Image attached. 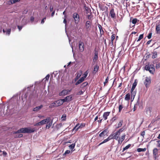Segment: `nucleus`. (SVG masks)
I'll return each instance as SVG.
<instances>
[{
  "instance_id": "obj_1",
  "label": "nucleus",
  "mask_w": 160,
  "mask_h": 160,
  "mask_svg": "<svg viewBox=\"0 0 160 160\" xmlns=\"http://www.w3.org/2000/svg\"><path fill=\"white\" fill-rule=\"evenodd\" d=\"M154 66L153 64H148L145 66V69L147 71H148L151 74H153L155 71Z\"/></svg>"
},
{
  "instance_id": "obj_2",
  "label": "nucleus",
  "mask_w": 160,
  "mask_h": 160,
  "mask_svg": "<svg viewBox=\"0 0 160 160\" xmlns=\"http://www.w3.org/2000/svg\"><path fill=\"white\" fill-rule=\"evenodd\" d=\"M151 82V79L150 77H147L145 78L144 83L146 88H148L149 87Z\"/></svg>"
},
{
  "instance_id": "obj_3",
  "label": "nucleus",
  "mask_w": 160,
  "mask_h": 160,
  "mask_svg": "<svg viewBox=\"0 0 160 160\" xmlns=\"http://www.w3.org/2000/svg\"><path fill=\"white\" fill-rule=\"evenodd\" d=\"M72 17L74 19L75 23L78 24L80 21V17L79 14L76 12L74 13Z\"/></svg>"
},
{
  "instance_id": "obj_4",
  "label": "nucleus",
  "mask_w": 160,
  "mask_h": 160,
  "mask_svg": "<svg viewBox=\"0 0 160 160\" xmlns=\"http://www.w3.org/2000/svg\"><path fill=\"white\" fill-rule=\"evenodd\" d=\"M92 22L90 21H88L86 22L85 24V28L87 32H89L91 28V24Z\"/></svg>"
},
{
  "instance_id": "obj_5",
  "label": "nucleus",
  "mask_w": 160,
  "mask_h": 160,
  "mask_svg": "<svg viewBox=\"0 0 160 160\" xmlns=\"http://www.w3.org/2000/svg\"><path fill=\"white\" fill-rule=\"evenodd\" d=\"M27 128H22L18 130L16 132H13V134H15L16 133H27Z\"/></svg>"
},
{
  "instance_id": "obj_6",
  "label": "nucleus",
  "mask_w": 160,
  "mask_h": 160,
  "mask_svg": "<svg viewBox=\"0 0 160 160\" xmlns=\"http://www.w3.org/2000/svg\"><path fill=\"white\" fill-rule=\"evenodd\" d=\"M158 150L156 148H154L153 150V158L154 160L157 159V158L158 157Z\"/></svg>"
},
{
  "instance_id": "obj_7",
  "label": "nucleus",
  "mask_w": 160,
  "mask_h": 160,
  "mask_svg": "<svg viewBox=\"0 0 160 160\" xmlns=\"http://www.w3.org/2000/svg\"><path fill=\"white\" fill-rule=\"evenodd\" d=\"M79 48L81 52H82L84 49V46L83 42L80 41L79 42Z\"/></svg>"
},
{
  "instance_id": "obj_8",
  "label": "nucleus",
  "mask_w": 160,
  "mask_h": 160,
  "mask_svg": "<svg viewBox=\"0 0 160 160\" xmlns=\"http://www.w3.org/2000/svg\"><path fill=\"white\" fill-rule=\"evenodd\" d=\"M99 8L102 11H103L106 10H108V8L102 3H99L98 4Z\"/></svg>"
},
{
  "instance_id": "obj_9",
  "label": "nucleus",
  "mask_w": 160,
  "mask_h": 160,
  "mask_svg": "<svg viewBox=\"0 0 160 160\" xmlns=\"http://www.w3.org/2000/svg\"><path fill=\"white\" fill-rule=\"evenodd\" d=\"M109 15L111 18L113 19H115L116 18V14L114 12V8H112L111 9L110 11Z\"/></svg>"
},
{
  "instance_id": "obj_10",
  "label": "nucleus",
  "mask_w": 160,
  "mask_h": 160,
  "mask_svg": "<svg viewBox=\"0 0 160 160\" xmlns=\"http://www.w3.org/2000/svg\"><path fill=\"white\" fill-rule=\"evenodd\" d=\"M94 55L93 58V62H95L96 60H97L98 59V52L97 50L95 48L94 50Z\"/></svg>"
},
{
  "instance_id": "obj_11",
  "label": "nucleus",
  "mask_w": 160,
  "mask_h": 160,
  "mask_svg": "<svg viewBox=\"0 0 160 160\" xmlns=\"http://www.w3.org/2000/svg\"><path fill=\"white\" fill-rule=\"evenodd\" d=\"M70 90H63L62 92H59V95L60 96H64L68 94V92H70Z\"/></svg>"
},
{
  "instance_id": "obj_12",
  "label": "nucleus",
  "mask_w": 160,
  "mask_h": 160,
  "mask_svg": "<svg viewBox=\"0 0 160 160\" xmlns=\"http://www.w3.org/2000/svg\"><path fill=\"white\" fill-rule=\"evenodd\" d=\"M110 113V112H104L102 115L103 118L104 120H106L108 119V117Z\"/></svg>"
},
{
  "instance_id": "obj_13",
  "label": "nucleus",
  "mask_w": 160,
  "mask_h": 160,
  "mask_svg": "<svg viewBox=\"0 0 160 160\" xmlns=\"http://www.w3.org/2000/svg\"><path fill=\"white\" fill-rule=\"evenodd\" d=\"M126 135L124 134L121 137L119 138L118 139V143L121 144L122 141L124 140L125 137Z\"/></svg>"
},
{
  "instance_id": "obj_14",
  "label": "nucleus",
  "mask_w": 160,
  "mask_h": 160,
  "mask_svg": "<svg viewBox=\"0 0 160 160\" xmlns=\"http://www.w3.org/2000/svg\"><path fill=\"white\" fill-rule=\"evenodd\" d=\"M112 134L113 135V139L117 140H118L119 137L120 135V133H119L117 131L115 133Z\"/></svg>"
},
{
  "instance_id": "obj_15",
  "label": "nucleus",
  "mask_w": 160,
  "mask_h": 160,
  "mask_svg": "<svg viewBox=\"0 0 160 160\" xmlns=\"http://www.w3.org/2000/svg\"><path fill=\"white\" fill-rule=\"evenodd\" d=\"M50 120V118L49 117L47 118L46 119L43 120L41 121L42 125L48 123Z\"/></svg>"
},
{
  "instance_id": "obj_16",
  "label": "nucleus",
  "mask_w": 160,
  "mask_h": 160,
  "mask_svg": "<svg viewBox=\"0 0 160 160\" xmlns=\"http://www.w3.org/2000/svg\"><path fill=\"white\" fill-rule=\"evenodd\" d=\"M98 27L99 29L100 35L101 36H102V35H103L104 34V32L102 29V26L100 24H98Z\"/></svg>"
},
{
  "instance_id": "obj_17",
  "label": "nucleus",
  "mask_w": 160,
  "mask_h": 160,
  "mask_svg": "<svg viewBox=\"0 0 160 160\" xmlns=\"http://www.w3.org/2000/svg\"><path fill=\"white\" fill-rule=\"evenodd\" d=\"M152 108L151 107H149L146 109V112L147 114H150L152 112Z\"/></svg>"
},
{
  "instance_id": "obj_18",
  "label": "nucleus",
  "mask_w": 160,
  "mask_h": 160,
  "mask_svg": "<svg viewBox=\"0 0 160 160\" xmlns=\"http://www.w3.org/2000/svg\"><path fill=\"white\" fill-rule=\"evenodd\" d=\"M43 107V105H41L40 106L36 107L33 108V110L34 111H37Z\"/></svg>"
},
{
  "instance_id": "obj_19",
  "label": "nucleus",
  "mask_w": 160,
  "mask_h": 160,
  "mask_svg": "<svg viewBox=\"0 0 160 160\" xmlns=\"http://www.w3.org/2000/svg\"><path fill=\"white\" fill-rule=\"evenodd\" d=\"M27 133H31L34 132L35 130L34 128H27Z\"/></svg>"
},
{
  "instance_id": "obj_20",
  "label": "nucleus",
  "mask_w": 160,
  "mask_h": 160,
  "mask_svg": "<svg viewBox=\"0 0 160 160\" xmlns=\"http://www.w3.org/2000/svg\"><path fill=\"white\" fill-rule=\"evenodd\" d=\"M108 131V129L104 130L102 132L99 134V136L100 137H104L105 136V133L106 132Z\"/></svg>"
},
{
  "instance_id": "obj_21",
  "label": "nucleus",
  "mask_w": 160,
  "mask_h": 160,
  "mask_svg": "<svg viewBox=\"0 0 160 160\" xmlns=\"http://www.w3.org/2000/svg\"><path fill=\"white\" fill-rule=\"evenodd\" d=\"M156 31L157 33L160 34V24L156 26Z\"/></svg>"
},
{
  "instance_id": "obj_22",
  "label": "nucleus",
  "mask_w": 160,
  "mask_h": 160,
  "mask_svg": "<svg viewBox=\"0 0 160 160\" xmlns=\"http://www.w3.org/2000/svg\"><path fill=\"white\" fill-rule=\"evenodd\" d=\"M84 79H83V78L81 77L80 79H79L78 81L75 83V85H77L78 84L81 83L82 82L84 81Z\"/></svg>"
},
{
  "instance_id": "obj_23",
  "label": "nucleus",
  "mask_w": 160,
  "mask_h": 160,
  "mask_svg": "<svg viewBox=\"0 0 160 160\" xmlns=\"http://www.w3.org/2000/svg\"><path fill=\"white\" fill-rule=\"evenodd\" d=\"M99 67L98 65H96L94 68L93 72V73H96V72H97L99 69Z\"/></svg>"
},
{
  "instance_id": "obj_24",
  "label": "nucleus",
  "mask_w": 160,
  "mask_h": 160,
  "mask_svg": "<svg viewBox=\"0 0 160 160\" xmlns=\"http://www.w3.org/2000/svg\"><path fill=\"white\" fill-rule=\"evenodd\" d=\"M131 95L129 93L126 94L125 98V100L126 101H129L130 99Z\"/></svg>"
},
{
  "instance_id": "obj_25",
  "label": "nucleus",
  "mask_w": 160,
  "mask_h": 160,
  "mask_svg": "<svg viewBox=\"0 0 160 160\" xmlns=\"http://www.w3.org/2000/svg\"><path fill=\"white\" fill-rule=\"evenodd\" d=\"M137 82L136 81V80H135L134 82L133 83L131 88V90H132V91L134 90L136 86H137Z\"/></svg>"
},
{
  "instance_id": "obj_26",
  "label": "nucleus",
  "mask_w": 160,
  "mask_h": 160,
  "mask_svg": "<svg viewBox=\"0 0 160 160\" xmlns=\"http://www.w3.org/2000/svg\"><path fill=\"white\" fill-rule=\"evenodd\" d=\"M66 99L67 102L71 101L72 100V95H70L66 97Z\"/></svg>"
},
{
  "instance_id": "obj_27",
  "label": "nucleus",
  "mask_w": 160,
  "mask_h": 160,
  "mask_svg": "<svg viewBox=\"0 0 160 160\" xmlns=\"http://www.w3.org/2000/svg\"><path fill=\"white\" fill-rule=\"evenodd\" d=\"M55 107H58V106H57V102H56V101L52 103L49 106V108H52Z\"/></svg>"
},
{
  "instance_id": "obj_28",
  "label": "nucleus",
  "mask_w": 160,
  "mask_h": 160,
  "mask_svg": "<svg viewBox=\"0 0 160 160\" xmlns=\"http://www.w3.org/2000/svg\"><path fill=\"white\" fill-rule=\"evenodd\" d=\"M131 98H133V99L136 95V92L134 90L132 91V90H131Z\"/></svg>"
},
{
  "instance_id": "obj_29",
  "label": "nucleus",
  "mask_w": 160,
  "mask_h": 160,
  "mask_svg": "<svg viewBox=\"0 0 160 160\" xmlns=\"http://www.w3.org/2000/svg\"><path fill=\"white\" fill-rule=\"evenodd\" d=\"M52 122V120L51 121H50L49 122H48V123H47V124L46 126V128H49L51 126Z\"/></svg>"
},
{
  "instance_id": "obj_30",
  "label": "nucleus",
  "mask_w": 160,
  "mask_h": 160,
  "mask_svg": "<svg viewBox=\"0 0 160 160\" xmlns=\"http://www.w3.org/2000/svg\"><path fill=\"white\" fill-rule=\"evenodd\" d=\"M82 74V72L78 73H77V76L74 78V81L75 82L77 81V80L79 79V78L80 77Z\"/></svg>"
},
{
  "instance_id": "obj_31",
  "label": "nucleus",
  "mask_w": 160,
  "mask_h": 160,
  "mask_svg": "<svg viewBox=\"0 0 160 160\" xmlns=\"http://www.w3.org/2000/svg\"><path fill=\"white\" fill-rule=\"evenodd\" d=\"M126 128L124 127H123L122 128H120L117 131L120 134V133L122 132L123 131H125L126 130Z\"/></svg>"
},
{
  "instance_id": "obj_32",
  "label": "nucleus",
  "mask_w": 160,
  "mask_h": 160,
  "mask_svg": "<svg viewBox=\"0 0 160 160\" xmlns=\"http://www.w3.org/2000/svg\"><path fill=\"white\" fill-rule=\"evenodd\" d=\"M56 102H57V106L58 107L62 105L63 104V102L61 101V99L56 101Z\"/></svg>"
},
{
  "instance_id": "obj_33",
  "label": "nucleus",
  "mask_w": 160,
  "mask_h": 160,
  "mask_svg": "<svg viewBox=\"0 0 160 160\" xmlns=\"http://www.w3.org/2000/svg\"><path fill=\"white\" fill-rule=\"evenodd\" d=\"M123 122V121L122 119L119 122L118 124L117 128H119L121 127V126L122 125Z\"/></svg>"
},
{
  "instance_id": "obj_34",
  "label": "nucleus",
  "mask_w": 160,
  "mask_h": 160,
  "mask_svg": "<svg viewBox=\"0 0 160 160\" xmlns=\"http://www.w3.org/2000/svg\"><path fill=\"white\" fill-rule=\"evenodd\" d=\"M146 148H138L137 149V151L138 152H145L146 151Z\"/></svg>"
},
{
  "instance_id": "obj_35",
  "label": "nucleus",
  "mask_w": 160,
  "mask_h": 160,
  "mask_svg": "<svg viewBox=\"0 0 160 160\" xmlns=\"http://www.w3.org/2000/svg\"><path fill=\"white\" fill-rule=\"evenodd\" d=\"M86 125L85 123H82L80 124V125L77 128L76 130H78L79 128H81L82 127H85Z\"/></svg>"
},
{
  "instance_id": "obj_36",
  "label": "nucleus",
  "mask_w": 160,
  "mask_h": 160,
  "mask_svg": "<svg viewBox=\"0 0 160 160\" xmlns=\"http://www.w3.org/2000/svg\"><path fill=\"white\" fill-rule=\"evenodd\" d=\"M88 85V82H85L82 83L81 86V88H83Z\"/></svg>"
},
{
  "instance_id": "obj_37",
  "label": "nucleus",
  "mask_w": 160,
  "mask_h": 160,
  "mask_svg": "<svg viewBox=\"0 0 160 160\" xmlns=\"http://www.w3.org/2000/svg\"><path fill=\"white\" fill-rule=\"evenodd\" d=\"M75 143L72 144L69 146V148L71 150H73L75 147Z\"/></svg>"
},
{
  "instance_id": "obj_38",
  "label": "nucleus",
  "mask_w": 160,
  "mask_h": 160,
  "mask_svg": "<svg viewBox=\"0 0 160 160\" xmlns=\"http://www.w3.org/2000/svg\"><path fill=\"white\" fill-rule=\"evenodd\" d=\"M131 146V144H129L128 145L126 146L125 147L123 148L122 151H124L127 149H128Z\"/></svg>"
},
{
  "instance_id": "obj_39",
  "label": "nucleus",
  "mask_w": 160,
  "mask_h": 160,
  "mask_svg": "<svg viewBox=\"0 0 160 160\" xmlns=\"http://www.w3.org/2000/svg\"><path fill=\"white\" fill-rule=\"evenodd\" d=\"M115 34H113L111 36V42H112V44H113V41L115 38Z\"/></svg>"
},
{
  "instance_id": "obj_40",
  "label": "nucleus",
  "mask_w": 160,
  "mask_h": 160,
  "mask_svg": "<svg viewBox=\"0 0 160 160\" xmlns=\"http://www.w3.org/2000/svg\"><path fill=\"white\" fill-rule=\"evenodd\" d=\"M153 55H152V58H156L157 57V52H156V51L154 52H153Z\"/></svg>"
},
{
  "instance_id": "obj_41",
  "label": "nucleus",
  "mask_w": 160,
  "mask_h": 160,
  "mask_svg": "<svg viewBox=\"0 0 160 160\" xmlns=\"http://www.w3.org/2000/svg\"><path fill=\"white\" fill-rule=\"evenodd\" d=\"M88 71H86L83 74V76L82 77V78H83V79H84L85 78L87 77L88 74Z\"/></svg>"
},
{
  "instance_id": "obj_42",
  "label": "nucleus",
  "mask_w": 160,
  "mask_h": 160,
  "mask_svg": "<svg viewBox=\"0 0 160 160\" xmlns=\"http://www.w3.org/2000/svg\"><path fill=\"white\" fill-rule=\"evenodd\" d=\"M108 141V139L107 138L106 139H104L103 141V142H102L100 143L98 145V146H100V145H101V144L104 143H105L107 142Z\"/></svg>"
},
{
  "instance_id": "obj_43",
  "label": "nucleus",
  "mask_w": 160,
  "mask_h": 160,
  "mask_svg": "<svg viewBox=\"0 0 160 160\" xmlns=\"http://www.w3.org/2000/svg\"><path fill=\"white\" fill-rule=\"evenodd\" d=\"M143 34H141L139 36V38L137 40V42H138V41H140L141 39L143 38Z\"/></svg>"
},
{
  "instance_id": "obj_44",
  "label": "nucleus",
  "mask_w": 160,
  "mask_h": 160,
  "mask_svg": "<svg viewBox=\"0 0 160 160\" xmlns=\"http://www.w3.org/2000/svg\"><path fill=\"white\" fill-rule=\"evenodd\" d=\"M107 138L108 139V141L112 139H113V135L112 134H110Z\"/></svg>"
},
{
  "instance_id": "obj_45",
  "label": "nucleus",
  "mask_w": 160,
  "mask_h": 160,
  "mask_svg": "<svg viewBox=\"0 0 160 160\" xmlns=\"http://www.w3.org/2000/svg\"><path fill=\"white\" fill-rule=\"evenodd\" d=\"M123 108V107L122 105H120L119 106L118 109H119V112H120L122 108Z\"/></svg>"
},
{
  "instance_id": "obj_46",
  "label": "nucleus",
  "mask_w": 160,
  "mask_h": 160,
  "mask_svg": "<svg viewBox=\"0 0 160 160\" xmlns=\"http://www.w3.org/2000/svg\"><path fill=\"white\" fill-rule=\"evenodd\" d=\"M84 92H83L82 90H80L77 93V95H81L83 94Z\"/></svg>"
},
{
  "instance_id": "obj_47",
  "label": "nucleus",
  "mask_w": 160,
  "mask_h": 160,
  "mask_svg": "<svg viewBox=\"0 0 160 160\" xmlns=\"http://www.w3.org/2000/svg\"><path fill=\"white\" fill-rule=\"evenodd\" d=\"M137 21H138L137 19L135 18L133 19L132 22L133 24H135L136 23V22H137Z\"/></svg>"
},
{
  "instance_id": "obj_48",
  "label": "nucleus",
  "mask_w": 160,
  "mask_h": 160,
  "mask_svg": "<svg viewBox=\"0 0 160 160\" xmlns=\"http://www.w3.org/2000/svg\"><path fill=\"white\" fill-rule=\"evenodd\" d=\"M79 125V123L77 124L76 126L74 127V128L72 129V131H73L75 130V132H76L78 130H76L77 128L78 127V126Z\"/></svg>"
},
{
  "instance_id": "obj_49",
  "label": "nucleus",
  "mask_w": 160,
  "mask_h": 160,
  "mask_svg": "<svg viewBox=\"0 0 160 160\" xmlns=\"http://www.w3.org/2000/svg\"><path fill=\"white\" fill-rule=\"evenodd\" d=\"M108 76L106 79L105 81L104 82V86L106 85V83L108 82Z\"/></svg>"
},
{
  "instance_id": "obj_50",
  "label": "nucleus",
  "mask_w": 160,
  "mask_h": 160,
  "mask_svg": "<svg viewBox=\"0 0 160 160\" xmlns=\"http://www.w3.org/2000/svg\"><path fill=\"white\" fill-rule=\"evenodd\" d=\"M11 29H8L7 30L6 34L9 35L11 33Z\"/></svg>"
},
{
  "instance_id": "obj_51",
  "label": "nucleus",
  "mask_w": 160,
  "mask_h": 160,
  "mask_svg": "<svg viewBox=\"0 0 160 160\" xmlns=\"http://www.w3.org/2000/svg\"><path fill=\"white\" fill-rule=\"evenodd\" d=\"M156 68L157 69H158L160 68V63H157L156 64Z\"/></svg>"
},
{
  "instance_id": "obj_52",
  "label": "nucleus",
  "mask_w": 160,
  "mask_h": 160,
  "mask_svg": "<svg viewBox=\"0 0 160 160\" xmlns=\"http://www.w3.org/2000/svg\"><path fill=\"white\" fill-rule=\"evenodd\" d=\"M117 119V118L116 117H114L111 119V121L112 122H114Z\"/></svg>"
},
{
  "instance_id": "obj_53",
  "label": "nucleus",
  "mask_w": 160,
  "mask_h": 160,
  "mask_svg": "<svg viewBox=\"0 0 160 160\" xmlns=\"http://www.w3.org/2000/svg\"><path fill=\"white\" fill-rule=\"evenodd\" d=\"M20 0H11V2L12 3H14L17 2H19Z\"/></svg>"
},
{
  "instance_id": "obj_54",
  "label": "nucleus",
  "mask_w": 160,
  "mask_h": 160,
  "mask_svg": "<svg viewBox=\"0 0 160 160\" xmlns=\"http://www.w3.org/2000/svg\"><path fill=\"white\" fill-rule=\"evenodd\" d=\"M42 125L41 121L36 123L34 125V126H38Z\"/></svg>"
},
{
  "instance_id": "obj_55",
  "label": "nucleus",
  "mask_w": 160,
  "mask_h": 160,
  "mask_svg": "<svg viewBox=\"0 0 160 160\" xmlns=\"http://www.w3.org/2000/svg\"><path fill=\"white\" fill-rule=\"evenodd\" d=\"M157 147L160 148V140L157 141Z\"/></svg>"
},
{
  "instance_id": "obj_56",
  "label": "nucleus",
  "mask_w": 160,
  "mask_h": 160,
  "mask_svg": "<svg viewBox=\"0 0 160 160\" xmlns=\"http://www.w3.org/2000/svg\"><path fill=\"white\" fill-rule=\"evenodd\" d=\"M70 152V150H67L65 152V153L63 154V156L64 155H65L67 154H69Z\"/></svg>"
},
{
  "instance_id": "obj_57",
  "label": "nucleus",
  "mask_w": 160,
  "mask_h": 160,
  "mask_svg": "<svg viewBox=\"0 0 160 160\" xmlns=\"http://www.w3.org/2000/svg\"><path fill=\"white\" fill-rule=\"evenodd\" d=\"M152 33L150 32L149 33L148 35L147 36V37L148 39H150L152 37Z\"/></svg>"
},
{
  "instance_id": "obj_58",
  "label": "nucleus",
  "mask_w": 160,
  "mask_h": 160,
  "mask_svg": "<svg viewBox=\"0 0 160 160\" xmlns=\"http://www.w3.org/2000/svg\"><path fill=\"white\" fill-rule=\"evenodd\" d=\"M49 77H50V75L49 74H48L45 78V80L48 81L49 79Z\"/></svg>"
},
{
  "instance_id": "obj_59",
  "label": "nucleus",
  "mask_w": 160,
  "mask_h": 160,
  "mask_svg": "<svg viewBox=\"0 0 160 160\" xmlns=\"http://www.w3.org/2000/svg\"><path fill=\"white\" fill-rule=\"evenodd\" d=\"M46 17H45L41 21V23L42 24H43L44 22V20H45L46 19Z\"/></svg>"
},
{
  "instance_id": "obj_60",
  "label": "nucleus",
  "mask_w": 160,
  "mask_h": 160,
  "mask_svg": "<svg viewBox=\"0 0 160 160\" xmlns=\"http://www.w3.org/2000/svg\"><path fill=\"white\" fill-rule=\"evenodd\" d=\"M61 101H62L63 102V103L64 102H67V100L66 99V98H64V99H61Z\"/></svg>"
},
{
  "instance_id": "obj_61",
  "label": "nucleus",
  "mask_w": 160,
  "mask_h": 160,
  "mask_svg": "<svg viewBox=\"0 0 160 160\" xmlns=\"http://www.w3.org/2000/svg\"><path fill=\"white\" fill-rule=\"evenodd\" d=\"M141 136H142L143 137L145 135V132L144 131H143L141 133Z\"/></svg>"
},
{
  "instance_id": "obj_62",
  "label": "nucleus",
  "mask_w": 160,
  "mask_h": 160,
  "mask_svg": "<svg viewBox=\"0 0 160 160\" xmlns=\"http://www.w3.org/2000/svg\"><path fill=\"white\" fill-rule=\"evenodd\" d=\"M87 17L88 19H91L92 18V17L91 16L90 14L88 15L87 16Z\"/></svg>"
},
{
  "instance_id": "obj_63",
  "label": "nucleus",
  "mask_w": 160,
  "mask_h": 160,
  "mask_svg": "<svg viewBox=\"0 0 160 160\" xmlns=\"http://www.w3.org/2000/svg\"><path fill=\"white\" fill-rule=\"evenodd\" d=\"M18 28L19 29V31H21V30L22 29V26H18Z\"/></svg>"
},
{
  "instance_id": "obj_64",
  "label": "nucleus",
  "mask_w": 160,
  "mask_h": 160,
  "mask_svg": "<svg viewBox=\"0 0 160 160\" xmlns=\"http://www.w3.org/2000/svg\"><path fill=\"white\" fill-rule=\"evenodd\" d=\"M23 135L22 134H20L18 135V138H21L23 136Z\"/></svg>"
}]
</instances>
